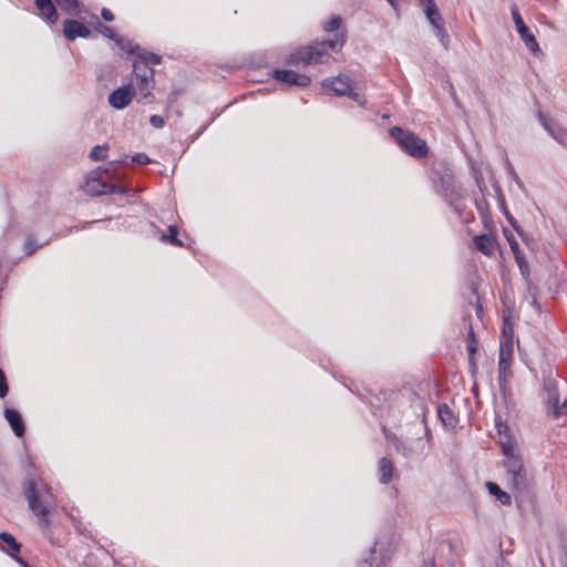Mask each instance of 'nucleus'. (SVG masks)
Returning <instances> with one entry per match:
<instances>
[{"label": "nucleus", "mask_w": 567, "mask_h": 567, "mask_svg": "<svg viewBox=\"0 0 567 567\" xmlns=\"http://www.w3.org/2000/svg\"><path fill=\"white\" fill-rule=\"evenodd\" d=\"M341 22L342 20L339 16H333L329 21H326L322 24V29L326 32L337 31L334 39L313 41L291 53L287 58L286 63L293 66L328 63L331 59L330 52L341 50L347 41L346 31H339Z\"/></svg>", "instance_id": "f257e3e1"}, {"label": "nucleus", "mask_w": 567, "mask_h": 567, "mask_svg": "<svg viewBox=\"0 0 567 567\" xmlns=\"http://www.w3.org/2000/svg\"><path fill=\"white\" fill-rule=\"evenodd\" d=\"M23 495L30 511L38 518V524L42 528H48L55 505L52 488L42 478H29L24 482Z\"/></svg>", "instance_id": "f03ea898"}, {"label": "nucleus", "mask_w": 567, "mask_h": 567, "mask_svg": "<svg viewBox=\"0 0 567 567\" xmlns=\"http://www.w3.org/2000/svg\"><path fill=\"white\" fill-rule=\"evenodd\" d=\"M502 453L504 455L503 464L508 485L517 495H526L529 492L532 480L522 457L515 453L514 444L508 440L507 435L506 441H502Z\"/></svg>", "instance_id": "7ed1b4c3"}, {"label": "nucleus", "mask_w": 567, "mask_h": 567, "mask_svg": "<svg viewBox=\"0 0 567 567\" xmlns=\"http://www.w3.org/2000/svg\"><path fill=\"white\" fill-rule=\"evenodd\" d=\"M429 179L435 193L442 196L450 206L456 207V203L463 198V190L456 184L452 168L440 163L430 171Z\"/></svg>", "instance_id": "20e7f679"}, {"label": "nucleus", "mask_w": 567, "mask_h": 567, "mask_svg": "<svg viewBox=\"0 0 567 567\" xmlns=\"http://www.w3.org/2000/svg\"><path fill=\"white\" fill-rule=\"evenodd\" d=\"M558 373L549 369L548 374L544 378L543 392L544 403L546 405L547 414L554 419H558L567 414V399L561 401L559 394V381L556 379Z\"/></svg>", "instance_id": "39448f33"}, {"label": "nucleus", "mask_w": 567, "mask_h": 567, "mask_svg": "<svg viewBox=\"0 0 567 567\" xmlns=\"http://www.w3.org/2000/svg\"><path fill=\"white\" fill-rule=\"evenodd\" d=\"M390 136L398 143L402 151L414 158H423L427 155L426 142L410 131L399 126L389 130Z\"/></svg>", "instance_id": "423d86ee"}, {"label": "nucleus", "mask_w": 567, "mask_h": 567, "mask_svg": "<svg viewBox=\"0 0 567 567\" xmlns=\"http://www.w3.org/2000/svg\"><path fill=\"white\" fill-rule=\"evenodd\" d=\"M431 24L436 38L445 50L450 48V35L444 27V20L434 0H417Z\"/></svg>", "instance_id": "0eeeda50"}, {"label": "nucleus", "mask_w": 567, "mask_h": 567, "mask_svg": "<svg viewBox=\"0 0 567 567\" xmlns=\"http://www.w3.org/2000/svg\"><path fill=\"white\" fill-rule=\"evenodd\" d=\"M511 13H512V18L515 23V27H516V31L519 34V37H520L522 41L524 42L525 47L527 48V50L529 52H532L534 55L542 53L539 44H538L535 35L530 32L529 28L525 24L516 6L511 7Z\"/></svg>", "instance_id": "6e6552de"}, {"label": "nucleus", "mask_w": 567, "mask_h": 567, "mask_svg": "<svg viewBox=\"0 0 567 567\" xmlns=\"http://www.w3.org/2000/svg\"><path fill=\"white\" fill-rule=\"evenodd\" d=\"M136 95V89L133 83L124 84L114 90L107 97L109 104L115 110H123L130 105L134 96Z\"/></svg>", "instance_id": "1a4fd4ad"}, {"label": "nucleus", "mask_w": 567, "mask_h": 567, "mask_svg": "<svg viewBox=\"0 0 567 567\" xmlns=\"http://www.w3.org/2000/svg\"><path fill=\"white\" fill-rule=\"evenodd\" d=\"M274 79L289 86L307 87L311 83L310 76L286 69H276L274 71Z\"/></svg>", "instance_id": "9d476101"}, {"label": "nucleus", "mask_w": 567, "mask_h": 567, "mask_svg": "<svg viewBox=\"0 0 567 567\" xmlns=\"http://www.w3.org/2000/svg\"><path fill=\"white\" fill-rule=\"evenodd\" d=\"M352 81L346 74H339L334 78L324 79L321 82L322 87L332 91L338 96H346L350 93Z\"/></svg>", "instance_id": "9b49d317"}, {"label": "nucleus", "mask_w": 567, "mask_h": 567, "mask_svg": "<svg viewBox=\"0 0 567 567\" xmlns=\"http://www.w3.org/2000/svg\"><path fill=\"white\" fill-rule=\"evenodd\" d=\"M63 35L69 41H74L76 38H89L91 30L75 19H65L63 22Z\"/></svg>", "instance_id": "f8f14e48"}, {"label": "nucleus", "mask_w": 567, "mask_h": 567, "mask_svg": "<svg viewBox=\"0 0 567 567\" xmlns=\"http://www.w3.org/2000/svg\"><path fill=\"white\" fill-rule=\"evenodd\" d=\"M3 416L10 424L13 433L18 437H22L25 433V424L19 411L12 408H7L3 412Z\"/></svg>", "instance_id": "ddd939ff"}, {"label": "nucleus", "mask_w": 567, "mask_h": 567, "mask_svg": "<svg viewBox=\"0 0 567 567\" xmlns=\"http://www.w3.org/2000/svg\"><path fill=\"white\" fill-rule=\"evenodd\" d=\"M511 363L512 359L498 358V386L504 398L507 394L508 379L512 377Z\"/></svg>", "instance_id": "4468645a"}, {"label": "nucleus", "mask_w": 567, "mask_h": 567, "mask_svg": "<svg viewBox=\"0 0 567 567\" xmlns=\"http://www.w3.org/2000/svg\"><path fill=\"white\" fill-rule=\"evenodd\" d=\"M154 73V71H145L142 78L135 79L134 86L142 99H147L152 94L155 85Z\"/></svg>", "instance_id": "2eb2a0df"}, {"label": "nucleus", "mask_w": 567, "mask_h": 567, "mask_svg": "<svg viewBox=\"0 0 567 567\" xmlns=\"http://www.w3.org/2000/svg\"><path fill=\"white\" fill-rule=\"evenodd\" d=\"M106 186L107 183H105L102 178L99 172H92L85 183V190L86 193L99 196L106 194Z\"/></svg>", "instance_id": "dca6fc26"}, {"label": "nucleus", "mask_w": 567, "mask_h": 567, "mask_svg": "<svg viewBox=\"0 0 567 567\" xmlns=\"http://www.w3.org/2000/svg\"><path fill=\"white\" fill-rule=\"evenodd\" d=\"M539 120L544 126V128L549 133V135L559 144H561L564 147L567 148V130L564 127L550 124L545 121L544 116L539 114Z\"/></svg>", "instance_id": "f3484780"}, {"label": "nucleus", "mask_w": 567, "mask_h": 567, "mask_svg": "<svg viewBox=\"0 0 567 567\" xmlns=\"http://www.w3.org/2000/svg\"><path fill=\"white\" fill-rule=\"evenodd\" d=\"M437 416L444 427L449 430L456 427L458 420L446 403H442L437 406Z\"/></svg>", "instance_id": "a211bd4d"}, {"label": "nucleus", "mask_w": 567, "mask_h": 567, "mask_svg": "<svg viewBox=\"0 0 567 567\" xmlns=\"http://www.w3.org/2000/svg\"><path fill=\"white\" fill-rule=\"evenodd\" d=\"M393 472L394 465L392 461L388 457L380 458L378 464L379 482L384 485L389 484L392 481Z\"/></svg>", "instance_id": "6ab92c4d"}, {"label": "nucleus", "mask_w": 567, "mask_h": 567, "mask_svg": "<svg viewBox=\"0 0 567 567\" xmlns=\"http://www.w3.org/2000/svg\"><path fill=\"white\" fill-rule=\"evenodd\" d=\"M0 540L3 543L1 547L3 551L9 554L11 557L20 553L21 544L10 533H0Z\"/></svg>", "instance_id": "aec40b11"}, {"label": "nucleus", "mask_w": 567, "mask_h": 567, "mask_svg": "<svg viewBox=\"0 0 567 567\" xmlns=\"http://www.w3.org/2000/svg\"><path fill=\"white\" fill-rule=\"evenodd\" d=\"M475 248L483 255L491 257L494 254V241L485 234L477 235L473 238Z\"/></svg>", "instance_id": "412c9836"}, {"label": "nucleus", "mask_w": 567, "mask_h": 567, "mask_svg": "<svg viewBox=\"0 0 567 567\" xmlns=\"http://www.w3.org/2000/svg\"><path fill=\"white\" fill-rule=\"evenodd\" d=\"M377 545L378 542H375L374 546L371 548L369 557L359 563V567H383L384 558L383 555L377 550Z\"/></svg>", "instance_id": "4be33fe9"}, {"label": "nucleus", "mask_w": 567, "mask_h": 567, "mask_svg": "<svg viewBox=\"0 0 567 567\" xmlns=\"http://www.w3.org/2000/svg\"><path fill=\"white\" fill-rule=\"evenodd\" d=\"M486 487H487L489 494L495 496L496 499L502 505H511L512 504L511 495L507 492L503 491L496 483L487 482Z\"/></svg>", "instance_id": "5701e85b"}, {"label": "nucleus", "mask_w": 567, "mask_h": 567, "mask_svg": "<svg viewBox=\"0 0 567 567\" xmlns=\"http://www.w3.org/2000/svg\"><path fill=\"white\" fill-rule=\"evenodd\" d=\"M515 261L519 268V272L523 279L527 282L529 280L530 270L528 266V261L524 255V252L514 255Z\"/></svg>", "instance_id": "b1692460"}, {"label": "nucleus", "mask_w": 567, "mask_h": 567, "mask_svg": "<svg viewBox=\"0 0 567 567\" xmlns=\"http://www.w3.org/2000/svg\"><path fill=\"white\" fill-rule=\"evenodd\" d=\"M513 355H514V340L501 339L499 340L498 358L513 359Z\"/></svg>", "instance_id": "393cba45"}, {"label": "nucleus", "mask_w": 567, "mask_h": 567, "mask_svg": "<svg viewBox=\"0 0 567 567\" xmlns=\"http://www.w3.org/2000/svg\"><path fill=\"white\" fill-rule=\"evenodd\" d=\"M137 56L140 58V61L143 62L147 66L157 65L162 61V58L158 54L152 53V52H146V51L137 53Z\"/></svg>", "instance_id": "a878e982"}, {"label": "nucleus", "mask_w": 567, "mask_h": 567, "mask_svg": "<svg viewBox=\"0 0 567 567\" xmlns=\"http://www.w3.org/2000/svg\"><path fill=\"white\" fill-rule=\"evenodd\" d=\"M514 338H515L514 324L512 323L509 318L504 317L503 323H502V329H501V339L514 340Z\"/></svg>", "instance_id": "bb28decb"}, {"label": "nucleus", "mask_w": 567, "mask_h": 567, "mask_svg": "<svg viewBox=\"0 0 567 567\" xmlns=\"http://www.w3.org/2000/svg\"><path fill=\"white\" fill-rule=\"evenodd\" d=\"M114 42L116 43V45L122 50V51H125L127 53H136L137 50H140V47L138 45H133V43L122 37H116Z\"/></svg>", "instance_id": "cd10ccee"}, {"label": "nucleus", "mask_w": 567, "mask_h": 567, "mask_svg": "<svg viewBox=\"0 0 567 567\" xmlns=\"http://www.w3.org/2000/svg\"><path fill=\"white\" fill-rule=\"evenodd\" d=\"M168 235H163L162 240L169 241L172 245L182 247L183 243L178 239V229L176 226L171 225L168 227Z\"/></svg>", "instance_id": "c85d7f7f"}, {"label": "nucleus", "mask_w": 567, "mask_h": 567, "mask_svg": "<svg viewBox=\"0 0 567 567\" xmlns=\"http://www.w3.org/2000/svg\"><path fill=\"white\" fill-rule=\"evenodd\" d=\"M106 145H96L92 148L90 153V158H92L93 161H104L106 158Z\"/></svg>", "instance_id": "c756f323"}, {"label": "nucleus", "mask_w": 567, "mask_h": 567, "mask_svg": "<svg viewBox=\"0 0 567 567\" xmlns=\"http://www.w3.org/2000/svg\"><path fill=\"white\" fill-rule=\"evenodd\" d=\"M495 425L499 435V444L502 445V441H506V435L508 436V440L511 441V435L508 433V426L505 422L502 421V419H496Z\"/></svg>", "instance_id": "7c9ffc66"}, {"label": "nucleus", "mask_w": 567, "mask_h": 567, "mask_svg": "<svg viewBox=\"0 0 567 567\" xmlns=\"http://www.w3.org/2000/svg\"><path fill=\"white\" fill-rule=\"evenodd\" d=\"M133 68V74L135 79L142 78L145 71H154L151 66L145 65L141 61L135 62Z\"/></svg>", "instance_id": "2f4dec72"}, {"label": "nucleus", "mask_w": 567, "mask_h": 567, "mask_svg": "<svg viewBox=\"0 0 567 567\" xmlns=\"http://www.w3.org/2000/svg\"><path fill=\"white\" fill-rule=\"evenodd\" d=\"M97 30L101 32V34L110 40H115V38L117 37V34L114 32V30L109 27V25H105L101 22H99V25H97Z\"/></svg>", "instance_id": "473e14b6"}, {"label": "nucleus", "mask_w": 567, "mask_h": 567, "mask_svg": "<svg viewBox=\"0 0 567 567\" xmlns=\"http://www.w3.org/2000/svg\"><path fill=\"white\" fill-rule=\"evenodd\" d=\"M505 166H506L507 174L515 181V183L519 187H522L523 183H522L520 178L518 177L517 173L515 172L513 164L511 163V161L507 157H505Z\"/></svg>", "instance_id": "72a5a7b5"}, {"label": "nucleus", "mask_w": 567, "mask_h": 567, "mask_svg": "<svg viewBox=\"0 0 567 567\" xmlns=\"http://www.w3.org/2000/svg\"><path fill=\"white\" fill-rule=\"evenodd\" d=\"M505 237L509 244L513 255L523 252L519 248V244L517 243V240L515 239V237L512 233L505 231Z\"/></svg>", "instance_id": "f704fd0d"}, {"label": "nucleus", "mask_w": 567, "mask_h": 567, "mask_svg": "<svg viewBox=\"0 0 567 567\" xmlns=\"http://www.w3.org/2000/svg\"><path fill=\"white\" fill-rule=\"evenodd\" d=\"M467 352H468V361L470 363L475 367L473 354L477 351V341L476 339L467 340L466 346Z\"/></svg>", "instance_id": "c9c22d12"}, {"label": "nucleus", "mask_w": 567, "mask_h": 567, "mask_svg": "<svg viewBox=\"0 0 567 567\" xmlns=\"http://www.w3.org/2000/svg\"><path fill=\"white\" fill-rule=\"evenodd\" d=\"M132 162L138 165H147L151 163V158L145 153H137L132 157Z\"/></svg>", "instance_id": "e433bc0d"}, {"label": "nucleus", "mask_w": 567, "mask_h": 567, "mask_svg": "<svg viewBox=\"0 0 567 567\" xmlns=\"http://www.w3.org/2000/svg\"><path fill=\"white\" fill-rule=\"evenodd\" d=\"M9 388L7 384V378L4 372L0 369V398H4L8 394Z\"/></svg>", "instance_id": "4c0bfd02"}, {"label": "nucleus", "mask_w": 567, "mask_h": 567, "mask_svg": "<svg viewBox=\"0 0 567 567\" xmlns=\"http://www.w3.org/2000/svg\"><path fill=\"white\" fill-rule=\"evenodd\" d=\"M150 124L155 128H162L165 125V120L161 115H152L150 117Z\"/></svg>", "instance_id": "58836bf2"}, {"label": "nucleus", "mask_w": 567, "mask_h": 567, "mask_svg": "<svg viewBox=\"0 0 567 567\" xmlns=\"http://www.w3.org/2000/svg\"><path fill=\"white\" fill-rule=\"evenodd\" d=\"M106 194H125V189L122 186L107 183Z\"/></svg>", "instance_id": "ea45409f"}, {"label": "nucleus", "mask_w": 567, "mask_h": 567, "mask_svg": "<svg viewBox=\"0 0 567 567\" xmlns=\"http://www.w3.org/2000/svg\"><path fill=\"white\" fill-rule=\"evenodd\" d=\"M38 246L34 244L33 239L28 238V240L24 244V251L27 255H31L35 251Z\"/></svg>", "instance_id": "a19ab883"}, {"label": "nucleus", "mask_w": 567, "mask_h": 567, "mask_svg": "<svg viewBox=\"0 0 567 567\" xmlns=\"http://www.w3.org/2000/svg\"><path fill=\"white\" fill-rule=\"evenodd\" d=\"M346 96L350 97L352 101L359 103L360 105H363L364 104V101L361 100V96L359 93L354 92L352 90V86L350 87V93L347 94Z\"/></svg>", "instance_id": "79ce46f5"}, {"label": "nucleus", "mask_w": 567, "mask_h": 567, "mask_svg": "<svg viewBox=\"0 0 567 567\" xmlns=\"http://www.w3.org/2000/svg\"><path fill=\"white\" fill-rule=\"evenodd\" d=\"M101 16L107 22H111V21L114 20V14L109 9H106V8L102 9Z\"/></svg>", "instance_id": "37998d69"}, {"label": "nucleus", "mask_w": 567, "mask_h": 567, "mask_svg": "<svg viewBox=\"0 0 567 567\" xmlns=\"http://www.w3.org/2000/svg\"><path fill=\"white\" fill-rule=\"evenodd\" d=\"M503 209H504V214L507 218V220L511 223V225L517 229V226H516V220L511 216V214L508 213V210L506 209V207L503 205Z\"/></svg>", "instance_id": "c03bdc74"}, {"label": "nucleus", "mask_w": 567, "mask_h": 567, "mask_svg": "<svg viewBox=\"0 0 567 567\" xmlns=\"http://www.w3.org/2000/svg\"><path fill=\"white\" fill-rule=\"evenodd\" d=\"M21 567H31L28 561H25L22 557L19 556V554L14 555L12 557Z\"/></svg>", "instance_id": "a18cd8bd"}, {"label": "nucleus", "mask_w": 567, "mask_h": 567, "mask_svg": "<svg viewBox=\"0 0 567 567\" xmlns=\"http://www.w3.org/2000/svg\"><path fill=\"white\" fill-rule=\"evenodd\" d=\"M475 339V334H474V331L472 329V327L470 328V331L467 333V340H473Z\"/></svg>", "instance_id": "49530a36"}, {"label": "nucleus", "mask_w": 567, "mask_h": 567, "mask_svg": "<svg viewBox=\"0 0 567 567\" xmlns=\"http://www.w3.org/2000/svg\"><path fill=\"white\" fill-rule=\"evenodd\" d=\"M393 9H396L398 7V0H386Z\"/></svg>", "instance_id": "de8ad7c7"}, {"label": "nucleus", "mask_w": 567, "mask_h": 567, "mask_svg": "<svg viewBox=\"0 0 567 567\" xmlns=\"http://www.w3.org/2000/svg\"><path fill=\"white\" fill-rule=\"evenodd\" d=\"M421 567H436L434 561L424 563Z\"/></svg>", "instance_id": "09e8293b"}, {"label": "nucleus", "mask_w": 567, "mask_h": 567, "mask_svg": "<svg viewBox=\"0 0 567 567\" xmlns=\"http://www.w3.org/2000/svg\"><path fill=\"white\" fill-rule=\"evenodd\" d=\"M208 125H204L197 133H196V136H199L206 128H207Z\"/></svg>", "instance_id": "8fccbe9b"}, {"label": "nucleus", "mask_w": 567, "mask_h": 567, "mask_svg": "<svg viewBox=\"0 0 567 567\" xmlns=\"http://www.w3.org/2000/svg\"><path fill=\"white\" fill-rule=\"evenodd\" d=\"M403 455L406 457H411V452H409V450H404Z\"/></svg>", "instance_id": "3c124183"}, {"label": "nucleus", "mask_w": 567, "mask_h": 567, "mask_svg": "<svg viewBox=\"0 0 567 567\" xmlns=\"http://www.w3.org/2000/svg\"><path fill=\"white\" fill-rule=\"evenodd\" d=\"M425 436H427V439H430V437H431V433H430V430H429V429H426Z\"/></svg>", "instance_id": "603ef678"}, {"label": "nucleus", "mask_w": 567, "mask_h": 567, "mask_svg": "<svg viewBox=\"0 0 567 567\" xmlns=\"http://www.w3.org/2000/svg\"><path fill=\"white\" fill-rule=\"evenodd\" d=\"M501 564H502V566H501V567H503V566H504V564H505V560H504L503 558L501 559Z\"/></svg>", "instance_id": "864d4df0"}]
</instances>
